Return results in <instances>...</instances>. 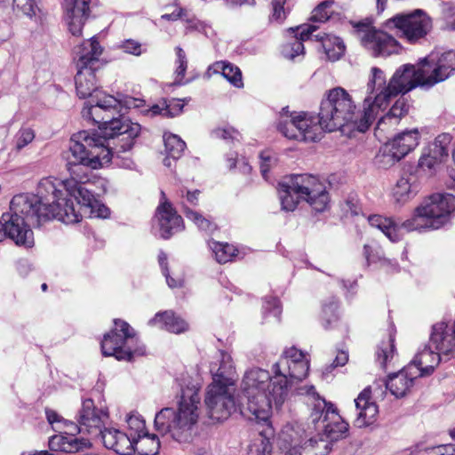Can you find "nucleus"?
<instances>
[{
  "label": "nucleus",
  "instance_id": "f257e3e1",
  "mask_svg": "<svg viewBox=\"0 0 455 455\" xmlns=\"http://www.w3.org/2000/svg\"><path fill=\"white\" fill-rule=\"evenodd\" d=\"M309 371V361L303 351L295 347L285 349L269 372L259 368L246 372L243 396L246 402L237 405L233 385L212 382L208 386L204 403L207 414L212 420L227 419L238 409L244 417L258 423L267 424L272 404L279 408L288 395L289 387L294 380H302Z\"/></svg>",
  "mask_w": 455,
  "mask_h": 455
},
{
  "label": "nucleus",
  "instance_id": "f03ea898",
  "mask_svg": "<svg viewBox=\"0 0 455 455\" xmlns=\"http://www.w3.org/2000/svg\"><path fill=\"white\" fill-rule=\"evenodd\" d=\"M61 191L50 179L42 180L37 194H19L12 197L9 212L0 220V242L9 237L17 245L30 248L34 245L32 227L57 219L66 224L78 220L72 204L60 198Z\"/></svg>",
  "mask_w": 455,
  "mask_h": 455
},
{
  "label": "nucleus",
  "instance_id": "7ed1b4c3",
  "mask_svg": "<svg viewBox=\"0 0 455 455\" xmlns=\"http://www.w3.org/2000/svg\"><path fill=\"white\" fill-rule=\"evenodd\" d=\"M107 137L91 136L88 131H80L72 135L67 156V170L69 173L85 177L79 168L97 170L111 163L115 153L130 151L141 132V126L127 117L114 121Z\"/></svg>",
  "mask_w": 455,
  "mask_h": 455
},
{
  "label": "nucleus",
  "instance_id": "20e7f679",
  "mask_svg": "<svg viewBox=\"0 0 455 455\" xmlns=\"http://www.w3.org/2000/svg\"><path fill=\"white\" fill-rule=\"evenodd\" d=\"M201 397L199 388L193 385L181 389L178 409H162L155 417V427L163 434H170L179 443L188 442L199 418Z\"/></svg>",
  "mask_w": 455,
  "mask_h": 455
},
{
  "label": "nucleus",
  "instance_id": "39448f33",
  "mask_svg": "<svg viewBox=\"0 0 455 455\" xmlns=\"http://www.w3.org/2000/svg\"><path fill=\"white\" fill-rule=\"evenodd\" d=\"M365 117V107L360 114L351 95L345 89L336 87L330 90L322 100L316 123L320 132L324 130L331 132L348 126L352 130L364 132L358 126Z\"/></svg>",
  "mask_w": 455,
  "mask_h": 455
},
{
  "label": "nucleus",
  "instance_id": "423d86ee",
  "mask_svg": "<svg viewBox=\"0 0 455 455\" xmlns=\"http://www.w3.org/2000/svg\"><path fill=\"white\" fill-rule=\"evenodd\" d=\"M279 195L282 209L287 212L294 211L299 200L307 201L317 212H323L329 203L324 185L317 177L307 173L286 177L279 183Z\"/></svg>",
  "mask_w": 455,
  "mask_h": 455
},
{
  "label": "nucleus",
  "instance_id": "0eeeda50",
  "mask_svg": "<svg viewBox=\"0 0 455 455\" xmlns=\"http://www.w3.org/2000/svg\"><path fill=\"white\" fill-rule=\"evenodd\" d=\"M455 210V196L434 194L426 198L414 211V214L402 223L405 232L438 229L448 220Z\"/></svg>",
  "mask_w": 455,
  "mask_h": 455
},
{
  "label": "nucleus",
  "instance_id": "6e6552de",
  "mask_svg": "<svg viewBox=\"0 0 455 455\" xmlns=\"http://www.w3.org/2000/svg\"><path fill=\"white\" fill-rule=\"evenodd\" d=\"M299 394L307 397V403L312 407V423L316 428H323V435L327 439L333 443L347 437L348 424L338 413L332 403L319 395L314 386L300 387Z\"/></svg>",
  "mask_w": 455,
  "mask_h": 455
},
{
  "label": "nucleus",
  "instance_id": "1a4fd4ad",
  "mask_svg": "<svg viewBox=\"0 0 455 455\" xmlns=\"http://www.w3.org/2000/svg\"><path fill=\"white\" fill-rule=\"evenodd\" d=\"M79 170L82 174L85 176L84 178L80 175L69 173V179L60 181L58 184H55L52 180L56 188L61 191L60 197L65 198L68 202V204H72L76 213L78 215L77 222L80 220L81 214L76 211L73 201L68 198V196L74 198L81 207L89 209L90 212L95 217L102 219L108 218L110 213L109 209L96 198L91 189L86 188L85 184L89 180L88 172L90 170H86L85 168H79ZM75 223H76V221Z\"/></svg>",
  "mask_w": 455,
  "mask_h": 455
},
{
  "label": "nucleus",
  "instance_id": "9d476101",
  "mask_svg": "<svg viewBox=\"0 0 455 455\" xmlns=\"http://www.w3.org/2000/svg\"><path fill=\"white\" fill-rule=\"evenodd\" d=\"M114 324V329L101 341L102 355L115 356L118 361H132L135 355H143V348L134 347L137 338L130 324L120 319H115Z\"/></svg>",
  "mask_w": 455,
  "mask_h": 455
},
{
  "label": "nucleus",
  "instance_id": "9b49d317",
  "mask_svg": "<svg viewBox=\"0 0 455 455\" xmlns=\"http://www.w3.org/2000/svg\"><path fill=\"white\" fill-rule=\"evenodd\" d=\"M366 93L367 96L363 100L366 119L361 122L358 126L362 131L369 129L379 112L385 109L393 98L392 91L389 89V82H387L384 71L377 67L371 69L366 85Z\"/></svg>",
  "mask_w": 455,
  "mask_h": 455
},
{
  "label": "nucleus",
  "instance_id": "f8f14e48",
  "mask_svg": "<svg viewBox=\"0 0 455 455\" xmlns=\"http://www.w3.org/2000/svg\"><path fill=\"white\" fill-rule=\"evenodd\" d=\"M277 129L290 140L303 141H316L322 134L314 116L306 112H291L288 107L280 112Z\"/></svg>",
  "mask_w": 455,
  "mask_h": 455
},
{
  "label": "nucleus",
  "instance_id": "ddd939ff",
  "mask_svg": "<svg viewBox=\"0 0 455 455\" xmlns=\"http://www.w3.org/2000/svg\"><path fill=\"white\" fill-rule=\"evenodd\" d=\"M386 29H398L410 43L414 44L425 38L432 30L430 16L421 9L407 13H398L388 19L383 25Z\"/></svg>",
  "mask_w": 455,
  "mask_h": 455
},
{
  "label": "nucleus",
  "instance_id": "4468645a",
  "mask_svg": "<svg viewBox=\"0 0 455 455\" xmlns=\"http://www.w3.org/2000/svg\"><path fill=\"white\" fill-rule=\"evenodd\" d=\"M355 28L361 43L374 57H388L398 54L403 47L392 36L381 29H376L366 22H358Z\"/></svg>",
  "mask_w": 455,
  "mask_h": 455
},
{
  "label": "nucleus",
  "instance_id": "2eb2a0df",
  "mask_svg": "<svg viewBox=\"0 0 455 455\" xmlns=\"http://www.w3.org/2000/svg\"><path fill=\"white\" fill-rule=\"evenodd\" d=\"M95 104L84 107L82 115L86 119H92L94 123L99 124V132H90L91 136L98 138L107 137L110 132V124L114 121H120L124 116L116 117L115 115L119 112L118 107L120 101L111 95H103L100 98L99 92L95 95Z\"/></svg>",
  "mask_w": 455,
  "mask_h": 455
},
{
  "label": "nucleus",
  "instance_id": "dca6fc26",
  "mask_svg": "<svg viewBox=\"0 0 455 455\" xmlns=\"http://www.w3.org/2000/svg\"><path fill=\"white\" fill-rule=\"evenodd\" d=\"M422 60L416 68L414 65L405 64L400 67L389 80V89L392 96L396 97L400 93H406L417 86L429 87L427 82L428 77Z\"/></svg>",
  "mask_w": 455,
  "mask_h": 455
},
{
  "label": "nucleus",
  "instance_id": "f3484780",
  "mask_svg": "<svg viewBox=\"0 0 455 455\" xmlns=\"http://www.w3.org/2000/svg\"><path fill=\"white\" fill-rule=\"evenodd\" d=\"M53 429L60 432L64 430L67 435H55L49 439L48 445L52 451L79 453L91 445L88 440L75 435L76 433H84L80 431L78 422L65 419L61 426L53 427Z\"/></svg>",
  "mask_w": 455,
  "mask_h": 455
},
{
  "label": "nucleus",
  "instance_id": "a211bd4d",
  "mask_svg": "<svg viewBox=\"0 0 455 455\" xmlns=\"http://www.w3.org/2000/svg\"><path fill=\"white\" fill-rule=\"evenodd\" d=\"M419 137L418 129L398 133L381 148V161L389 165L400 161L419 145Z\"/></svg>",
  "mask_w": 455,
  "mask_h": 455
},
{
  "label": "nucleus",
  "instance_id": "6ab92c4d",
  "mask_svg": "<svg viewBox=\"0 0 455 455\" xmlns=\"http://www.w3.org/2000/svg\"><path fill=\"white\" fill-rule=\"evenodd\" d=\"M425 72H427L428 86L444 81L455 72V51H447L442 53L431 52L422 60Z\"/></svg>",
  "mask_w": 455,
  "mask_h": 455
},
{
  "label": "nucleus",
  "instance_id": "aec40b11",
  "mask_svg": "<svg viewBox=\"0 0 455 455\" xmlns=\"http://www.w3.org/2000/svg\"><path fill=\"white\" fill-rule=\"evenodd\" d=\"M108 418V415L105 410L96 408L92 399H85L77 415L80 431L99 438L104 431L102 427Z\"/></svg>",
  "mask_w": 455,
  "mask_h": 455
},
{
  "label": "nucleus",
  "instance_id": "412c9836",
  "mask_svg": "<svg viewBox=\"0 0 455 455\" xmlns=\"http://www.w3.org/2000/svg\"><path fill=\"white\" fill-rule=\"evenodd\" d=\"M451 137L447 134L437 136L435 140L424 148L419 160V168L433 173L448 157Z\"/></svg>",
  "mask_w": 455,
  "mask_h": 455
},
{
  "label": "nucleus",
  "instance_id": "4be33fe9",
  "mask_svg": "<svg viewBox=\"0 0 455 455\" xmlns=\"http://www.w3.org/2000/svg\"><path fill=\"white\" fill-rule=\"evenodd\" d=\"M91 0H64V19L68 30L75 36L82 35L83 27L88 19Z\"/></svg>",
  "mask_w": 455,
  "mask_h": 455
},
{
  "label": "nucleus",
  "instance_id": "5701e85b",
  "mask_svg": "<svg viewBox=\"0 0 455 455\" xmlns=\"http://www.w3.org/2000/svg\"><path fill=\"white\" fill-rule=\"evenodd\" d=\"M155 218L158 222L159 235L163 239H169L173 234L184 228L181 216L166 200L157 207Z\"/></svg>",
  "mask_w": 455,
  "mask_h": 455
},
{
  "label": "nucleus",
  "instance_id": "b1692460",
  "mask_svg": "<svg viewBox=\"0 0 455 455\" xmlns=\"http://www.w3.org/2000/svg\"><path fill=\"white\" fill-rule=\"evenodd\" d=\"M103 52V47L97 38L84 41L74 50V60L77 69L98 68L100 57Z\"/></svg>",
  "mask_w": 455,
  "mask_h": 455
},
{
  "label": "nucleus",
  "instance_id": "393cba45",
  "mask_svg": "<svg viewBox=\"0 0 455 455\" xmlns=\"http://www.w3.org/2000/svg\"><path fill=\"white\" fill-rule=\"evenodd\" d=\"M430 341L449 357H455V320L451 323L439 322L433 325Z\"/></svg>",
  "mask_w": 455,
  "mask_h": 455
},
{
  "label": "nucleus",
  "instance_id": "a878e982",
  "mask_svg": "<svg viewBox=\"0 0 455 455\" xmlns=\"http://www.w3.org/2000/svg\"><path fill=\"white\" fill-rule=\"evenodd\" d=\"M356 416L354 425L362 428L372 425L379 414V407L371 401L370 387L364 388L355 399Z\"/></svg>",
  "mask_w": 455,
  "mask_h": 455
},
{
  "label": "nucleus",
  "instance_id": "bb28decb",
  "mask_svg": "<svg viewBox=\"0 0 455 455\" xmlns=\"http://www.w3.org/2000/svg\"><path fill=\"white\" fill-rule=\"evenodd\" d=\"M429 346H425L422 350H419L409 363V366L415 368L412 373H416L419 377L432 374L435 368L439 364L442 356H445L446 359L451 358L437 350L434 344L431 342Z\"/></svg>",
  "mask_w": 455,
  "mask_h": 455
},
{
  "label": "nucleus",
  "instance_id": "cd10ccee",
  "mask_svg": "<svg viewBox=\"0 0 455 455\" xmlns=\"http://www.w3.org/2000/svg\"><path fill=\"white\" fill-rule=\"evenodd\" d=\"M315 29V26L307 24L288 28L287 33L291 36V38L283 45V56L293 60L296 57L303 55L305 52L303 42L309 39Z\"/></svg>",
  "mask_w": 455,
  "mask_h": 455
},
{
  "label": "nucleus",
  "instance_id": "c85d7f7f",
  "mask_svg": "<svg viewBox=\"0 0 455 455\" xmlns=\"http://www.w3.org/2000/svg\"><path fill=\"white\" fill-rule=\"evenodd\" d=\"M107 449L120 455H132L134 452V437L114 428H106L99 436Z\"/></svg>",
  "mask_w": 455,
  "mask_h": 455
},
{
  "label": "nucleus",
  "instance_id": "c756f323",
  "mask_svg": "<svg viewBox=\"0 0 455 455\" xmlns=\"http://www.w3.org/2000/svg\"><path fill=\"white\" fill-rule=\"evenodd\" d=\"M413 366H405L399 372L392 374L388 379L385 381L387 389L397 398L403 397L413 386L414 379L419 378L413 372Z\"/></svg>",
  "mask_w": 455,
  "mask_h": 455
},
{
  "label": "nucleus",
  "instance_id": "7c9ffc66",
  "mask_svg": "<svg viewBox=\"0 0 455 455\" xmlns=\"http://www.w3.org/2000/svg\"><path fill=\"white\" fill-rule=\"evenodd\" d=\"M148 324L176 334L184 332L188 329V323L171 310L156 314L148 321Z\"/></svg>",
  "mask_w": 455,
  "mask_h": 455
},
{
  "label": "nucleus",
  "instance_id": "2f4dec72",
  "mask_svg": "<svg viewBox=\"0 0 455 455\" xmlns=\"http://www.w3.org/2000/svg\"><path fill=\"white\" fill-rule=\"evenodd\" d=\"M211 372L213 375V381L220 384H228L234 386L233 377L235 375V368L232 357L229 354L220 352V363H211Z\"/></svg>",
  "mask_w": 455,
  "mask_h": 455
},
{
  "label": "nucleus",
  "instance_id": "473e14b6",
  "mask_svg": "<svg viewBox=\"0 0 455 455\" xmlns=\"http://www.w3.org/2000/svg\"><path fill=\"white\" fill-rule=\"evenodd\" d=\"M97 68L77 69L75 76L76 90L79 98L93 97L97 92L95 70Z\"/></svg>",
  "mask_w": 455,
  "mask_h": 455
},
{
  "label": "nucleus",
  "instance_id": "72a5a7b5",
  "mask_svg": "<svg viewBox=\"0 0 455 455\" xmlns=\"http://www.w3.org/2000/svg\"><path fill=\"white\" fill-rule=\"evenodd\" d=\"M369 223L371 227L382 231V233L392 242H397L402 237V222H395L392 219L385 218L380 215L369 217Z\"/></svg>",
  "mask_w": 455,
  "mask_h": 455
},
{
  "label": "nucleus",
  "instance_id": "f704fd0d",
  "mask_svg": "<svg viewBox=\"0 0 455 455\" xmlns=\"http://www.w3.org/2000/svg\"><path fill=\"white\" fill-rule=\"evenodd\" d=\"M315 37L316 41L321 42L322 48L329 60L336 61L343 56L345 44L341 38L325 33L317 34Z\"/></svg>",
  "mask_w": 455,
  "mask_h": 455
},
{
  "label": "nucleus",
  "instance_id": "c9c22d12",
  "mask_svg": "<svg viewBox=\"0 0 455 455\" xmlns=\"http://www.w3.org/2000/svg\"><path fill=\"white\" fill-rule=\"evenodd\" d=\"M164 142L166 153L164 164L165 166L171 167L172 159L175 161L181 157L186 148V143L178 135L167 132L164 134Z\"/></svg>",
  "mask_w": 455,
  "mask_h": 455
},
{
  "label": "nucleus",
  "instance_id": "e433bc0d",
  "mask_svg": "<svg viewBox=\"0 0 455 455\" xmlns=\"http://www.w3.org/2000/svg\"><path fill=\"white\" fill-rule=\"evenodd\" d=\"M410 105L404 98H399L391 107L388 112L381 116L377 124V131H383V126L387 123L397 124L399 120L409 112Z\"/></svg>",
  "mask_w": 455,
  "mask_h": 455
},
{
  "label": "nucleus",
  "instance_id": "4c0bfd02",
  "mask_svg": "<svg viewBox=\"0 0 455 455\" xmlns=\"http://www.w3.org/2000/svg\"><path fill=\"white\" fill-rule=\"evenodd\" d=\"M413 176L402 177L397 180L394 188V197L397 203L403 204L412 198L418 192V185L414 182Z\"/></svg>",
  "mask_w": 455,
  "mask_h": 455
},
{
  "label": "nucleus",
  "instance_id": "58836bf2",
  "mask_svg": "<svg viewBox=\"0 0 455 455\" xmlns=\"http://www.w3.org/2000/svg\"><path fill=\"white\" fill-rule=\"evenodd\" d=\"M160 441L156 435L143 433L134 438V452L140 455H156L159 452Z\"/></svg>",
  "mask_w": 455,
  "mask_h": 455
},
{
  "label": "nucleus",
  "instance_id": "ea45409f",
  "mask_svg": "<svg viewBox=\"0 0 455 455\" xmlns=\"http://www.w3.org/2000/svg\"><path fill=\"white\" fill-rule=\"evenodd\" d=\"M332 448V443L323 435L310 438L301 449L306 455H328Z\"/></svg>",
  "mask_w": 455,
  "mask_h": 455
},
{
  "label": "nucleus",
  "instance_id": "a19ab883",
  "mask_svg": "<svg viewBox=\"0 0 455 455\" xmlns=\"http://www.w3.org/2000/svg\"><path fill=\"white\" fill-rule=\"evenodd\" d=\"M213 72L221 73L231 84L237 88L243 86L242 72L238 67L225 61H219L212 66Z\"/></svg>",
  "mask_w": 455,
  "mask_h": 455
},
{
  "label": "nucleus",
  "instance_id": "79ce46f5",
  "mask_svg": "<svg viewBox=\"0 0 455 455\" xmlns=\"http://www.w3.org/2000/svg\"><path fill=\"white\" fill-rule=\"evenodd\" d=\"M338 308V300L333 297L323 302L321 320L324 329L329 330L336 326L339 320Z\"/></svg>",
  "mask_w": 455,
  "mask_h": 455
},
{
  "label": "nucleus",
  "instance_id": "37998d69",
  "mask_svg": "<svg viewBox=\"0 0 455 455\" xmlns=\"http://www.w3.org/2000/svg\"><path fill=\"white\" fill-rule=\"evenodd\" d=\"M182 212L186 218L195 223L198 229L207 233H211L216 229V225L212 220L200 212L189 208L185 202H182Z\"/></svg>",
  "mask_w": 455,
  "mask_h": 455
},
{
  "label": "nucleus",
  "instance_id": "c03bdc74",
  "mask_svg": "<svg viewBox=\"0 0 455 455\" xmlns=\"http://www.w3.org/2000/svg\"><path fill=\"white\" fill-rule=\"evenodd\" d=\"M182 212L186 218L195 223L198 229L207 233H211L216 229V225L212 220L200 212L189 208L185 202H182Z\"/></svg>",
  "mask_w": 455,
  "mask_h": 455
},
{
  "label": "nucleus",
  "instance_id": "a18cd8bd",
  "mask_svg": "<svg viewBox=\"0 0 455 455\" xmlns=\"http://www.w3.org/2000/svg\"><path fill=\"white\" fill-rule=\"evenodd\" d=\"M209 247L215 255L216 260L220 264L231 261L235 257L236 250L228 243H220L217 241H210Z\"/></svg>",
  "mask_w": 455,
  "mask_h": 455
},
{
  "label": "nucleus",
  "instance_id": "49530a36",
  "mask_svg": "<svg viewBox=\"0 0 455 455\" xmlns=\"http://www.w3.org/2000/svg\"><path fill=\"white\" fill-rule=\"evenodd\" d=\"M395 349V339L391 335L387 340L379 343L376 351V361L381 368H385L387 363L393 359Z\"/></svg>",
  "mask_w": 455,
  "mask_h": 455
},
{
  "label": "nucleus",
  "instance_id": "de8ad7c7",
  "mask_svg": "<svg viewBox=\"0 0 455 455\" xmlns=\"http://www.w3.org/2000/svg\"><path fill=\"white\" fill-rule=\"evenodd\" d=\"M249 455H275V451L269 438L267 436V430L260 431L258 437H256L252 443L250 445Z\"/></svg>",
  "mask_w": 455,
  "mask_h": 455
},
{
  "label": "nucleus",
  "instance_id": "09e8293b",
  "mask_svg": "<svg viewBox=\"0 0 455 455\" xmlns=\"http://www.w3.org/2000/svg\"><path fill=\"white\" fill-rule=\"evenodd\" d=\"M36 138L35 131L28 126H22L14 135L12 150L19 153L33 142Z\"/></svg>",
  "mask_w": 455,
  "mask_h": 455
},
{
  "label": "nucleus",
  "instance_id": "8fccbe9b",
  "mask_svg": "<svg viewBox=\"0 0 455 455\" xmlns=\"http://www.w3.org/2000/svg\"><path fill=\"white\" fill-rule=\"evenodd\" d=\"M275 455H306L301 446L293 444L286 438H281L278 441L277 448L275 450Z\"/></svg>",
  "mask_w": 455,
  "mask_h": 455
},
{
  "label": "nucleus",
  "instance_id": "3c124183",
  "mask_svg": "<svg viewBox=\"0 0 455 455\" xmlns=\"http://www.w3.org/2000/svg\"><path fill=\"white\" fill-rule=\"evenodd\" d=\"M177 55V68H176V83L179 84H183L182 80L185 76V73L188 68V59L184 50L180 46L175 48Z\"/></svg>",
  "mask_w": 455,
  "mask_h": 455
},
{
  "label": "nucleus",
  "instance_id": "603ef678",
  "mask_svg": "<svg viewBox=\"0 0 455 455\" xmlns=\"http://www.w3.org/2000/svg\"><path fill=\"white\" fill-rule=\"evenodd\" d=\"M286 4V0H272L271 7L272 12L270 15L271 21H276L278 23H283L289 13V9L284 7Z\"/></svg>",
  "mask_w": 455,
  "mask_h": 455
},
{
  "label": "nucleus",
  "instance_id": "864d4df0",
  "mask_svg": "<svg viewBox=\"0 0 455 455\" xmlns=\"http://www.w3.org/2000/svg\"><path fill=\"white\" fill-rule=\"evenodd\" d=\"M333 2L324 1L319 4L313 11L311 20L317 22H324L329 20L331 16L330 8Z\"/></svg>",
  "mask_w": 455,
  "mask_h": 455
},
{
  "label": "nucleus",
  "instance_id": "5fc2aeb1",
  "mask_svg": "<svg viewBox=\"0 0 455 455\" xmlns=\"http://www.w3.org/2000/svg\"><path fill=\"white\" fill-rule=\"evenodd\" d=\"M212 136L216 139H221L227 142L234 143L239 141L241 134L234 128H217L212 132Z\"/></svg>",
  "mask_w": 455,
  "mask_h": 455
},
{
  "label": "nucleus",
  "instance_id": "6e6d98bb",
  "mask_svg": "<svg viewBox=\"0 0 455 455\" xmlns=\"http://www.w3.org/2000/svg\"><path fill=\"white\" fill-rule=\"evenodd\" d=\"M13 9L28 17L35 16L37 6L34 0H13Z\"/></svg>",
  "mask_w": 455,
  "mask_h": 455
},
{
  "label": "nucleus",
  "instance_id": "4d7b16f0",
  "mask_svg": "<svg viewBox=\"0 0 455 455\" xmlns=\"http://www.w3.org/2000/svg\"><path fill=\"white\" fill-rule=\"evenodd\" d=\"M200 190L196 189L193 191L188 189H180L179 192V196L180 197V204L182 205V202L190 208V206H196L199 201Z\"/></svg>",
  "mask_w": 455,
  "mask_h": 455
},
{
  "label": "nucleus",
  "instance_id": "13d9d810",
  "mask_svg": "<svg viewBox=\"0 0 455 455\" xmlns=\"http://www.w3.org/2000/svg\"><path fill=\"white\" fill-rule=\"evenodd\" d=\"M184 102L180 99H172L168 104L164 106V116L174 117L182 112Z\"/></svg>",
  "mask_w": 455,
  "mask_h": 455
},
{
  "label": "nucleus",
  "instance_id": "bf43d9fd",
  "mask_svg": "<svg viewBox=\"0 0 455 455\" xmlns=\"http://www.w3.org/2000/svg\"><path fill=\"white\" fill-rule=\"evenodd\" d=\"M125 53L140 56L142 53L141 44L139 42L127 39L122 42L119 46Z\"/></svg>",
  "mask_w": 455,
  "mask_h": 455
},
{
  "label": "nucleus",
  "instance_id": "052dcab7",
  "mask_svg": "<svg viewBox=\"0 0 455 455\" xmlns=\"http://www.w3.org/2000/svg\"><path fill=\"white\" fill-rule=\"evenodd\" d=\"M126 422L129 427L134 430L138 435L144 433L145 421L140 415H130L127 418Z\"/></svg>",
  "mask_w": 455,
  "mask_h": 455
},
{
  "label": "nucleus",
  "instance_id": "680f3d73",
  "mask_svg": "<svg viewBox=\"0 0 455 455\" xmlns=\"http://www.w3.org/2000/svg\"><path fill=\"white\" fill-rule=\"evenodd\" d=\"M114 156H111V162L117 167L124 168V169H132L134 167V162L131 157L122 156L121 153H115L112 151Z\"/></svg>",
  "mask_w": 455,
  "mask_h": 455
},
{
  "label": "nucleus",
  "instance_id": "e2e57ef3",
  "mask_svg": "<svg viewBox=\"0 0 455 455\" xmlns=\"http://www.w3.org/2000/svg\"><path fill=\"white\" fill-rule=\"evenodd\" d=\"M348 361V355L345 351H340L336 355L335 359L333 360L332 363L326 366L324 368V371H323V375H327L331 372V371L339 366H344L347 362Z\"/></svg>",
  "mask_w": 455,
  "mask_h": 455
},
{
  "label": "nucleus",
  "instance_id": "0e129e2a",
  "mask_svg": "<svg viewBox=\"0 0 455 455\" xmlns=\"http://www.w3.org/2000/svg\"><path fill=\"white\" fill-rule=\"evenodd\" d=\"M260 172L265 180L267 179V173L272 164L273 157L269 151H262L259 155Z\"/></svg>",
  "mask_w": 455,
  "mask_h": 455
},
{
  "label": "nucleus",
  "instance_id": "69168bd1",
  "mask_svg": "<svg viewBox=\"0 0 455 455\" xmlns=\"http://www.w3.org/2000/svg\"><path fill=\"white\" fill-rule=\"evenodd\" d=\"M363 255L366 259L367 265H371V263H375L380 260L381 256L377 247H373L370 244H365L363 246Z\"/></svg>",
  "mask_w": 455,
  "mask_h": 455
},
{
  "label": "nucleus",
  "instance_id": "338daca9",
  "mask_svg": "<svg viewBox=\"0 0 455 455\" xmlns=\"http://www.w3.org/2000/svg\"><path fill=\"white\" fill-rule=\"evenodd\" d=\"M446 28L450 30H455V6L445 4L443 9Z\"/></svg>",
  "mask_w": 455,
  "mask_h": 455
},
{
  "label": "nucleus",
  "instance_id": "774afa93",
  "mask_svg": "<svg viewBox=\"0 0 455 455\" xmlns=\"http://www.w3.org/2000/svg\"><path fill=\"white\" fill-rule=\"evenodd\" d=\"M191 452L194 455H210L211 454V445L206 441H202L193 444L191 449Z\"/></svg>",
  "mask_w": 455,
  "mask_h": 455
}]
</instances>
